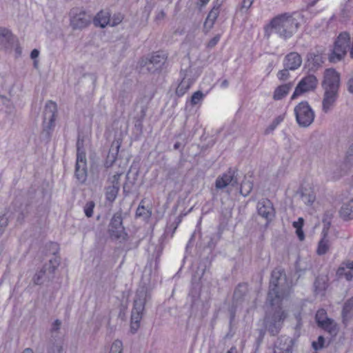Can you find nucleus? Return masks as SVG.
I'll return each mask as SVG.
<instances>
[{
	"label": "nucleus",
	"instance_id": "obj_1",
	"mask_svg": "<svg viewBox=\"0 0 353 353\" xmlns=\"http://www.w3.org/2000/svg\"><path fill=\"white\" fill-rule=\"evenodd\" d=\"M289 294L290 288L286 284V278L283 271L280 269H274L271 274L268 301L272 306L277 305L279 310L274 312L272 316H266L265 319V327L272 335L279 333L281 323L287 316V314L281 310L279 305L283 298Z\"/></svg>",
	"mask_w": 353,
	"mask_h": 353
},
{
	"label": "nucleus",
	"instance_id": "obj_2",
	"mask_svg": "<svg viewBox=\"0 0 353 353\" xmlns=\"http://www.w3.org/2000/svg\"><path fill=\"white\" fill-rule=\"evenodd\" d=\"M307 21L304 11L285 12L272 19L270 27L272 32L280 38L287 40L291 38L299 30L302 23Z\"/></svg>",
	"mask_w": 353,
	"mask_h": 353
},
{
	"label": "nucleus",
	"instance_id": "obj_3",
	"mask_svg": "<svg viewBox=\"0 0 353 353\" xmlns=\"http://www.w3.org/2000/svg\"><path fill=\"white\" fill-rule=\"evenodd\" d=\"M150 298V294L148 288L145 285H140L136 292L131 314L130 330L132 333H135L140 327L145 305Z\"/></svg>",
	"mask_w": 353,
	"mask_h": 353
},
{
	"label": "nucleus",
	"instance_id": "obj_4",
	"mask_svg": "<svg viewBox=\"0 0 353 353\" xmlns=\"http://www.w3.org/2000/svg\"><path fill=\"white\" fill-rule=\"evenodd\" d=\"M296 121L300 127L307 128L314 121L315 114L307 101H301L294 107Z\"/></svg>",
	"mask_w": 353,
	"mask_h": 353
},
{
	"label": "nucleus",
	"instance_id": "obj_5",
	"mask_svg": "<svg viewBox=\"0 0 353 353\" xmlns=\"http://www.w3.org/2000/svg\"><path fill=\"white\" fill-rule=\"evenodd\" d=\"M77 159L75 165V176L81 183L87 179V159L83 150V140L78 138L77 142Z\"/></svg>",
	"mask_w": 353,
	"mask_h": 353
},
{
	"label": "nucleus",
	"instance_id": "obj_6",
	"mask_svg": "<svg viewBox=\"0 0 353 353\" xmlns=\"http://www.w3.org/2000/svg\"><path fill=\"white\" fill-rule=\"evenodd\" d=\"M350 37L347 32L341 33L335 41L332 53L330 57L332 62L340 61L346 54L350 48Z\"/></svg>",
	"mask_w": 353,
	"mask_h": 353
},
{
	"label": "nucleus",
	"instance_id": "obj_7",
	"mask_svg": "<svg viewBox=\"0 0 353 353\" xmlns=\"http://www.w3.org/2000/svg\"><path fill=\"white\" fill-rule=\"evenodd\" d=\"M70 25L73 30H82L86 28L92 20V17L85 11L73 8L70 12Z\"/></svg>",
	"mask_w": 353,
	"mask_h": 353
},
{
	"label": "nucleus",
	"instance_id": "obj_8",
	"mask_svg": "<svg viewBox=\"0 0 353 353\" xmlns=\"http://www.w3.org/2000/svg\"><path fill=\"white\" fill-rule=\"evenodd\" d=\"M315 320L319 327L332 336L336 335L338 332L337 325L334 320L327 317V312L324 309H320L316 312Z\"/></svg>",
	"mask_w": 353,
	"mask_h": 353
},
{
	"label": "nucleus",
	"instance_id": "obj_9",
	"mask_svg": "<svg viewBox=\"0 0 353 353\" xmlns=\"http://www.w3.org/2000/svg\"><path fill=\"white\" fill-rule=\"evenodd\" d=\"M317 79L313 74H308L301 79L295 88L291 99L293 100L298 96L307 92L313 91L317 85Z\"/></svg>",
	"mask_w": 353,
	"mask_h": 353
},
{
	"label": "nucleus",
	"instance_id": "obj_10",
	"mask_svg": "<svg viewBox=\"0 0 353 353\" xmlns=\"http://www.w3.org/2000/svg\"><path fill=\"white\" fill-rule=\"evenodd\" d=\"M58 263L56 260L54 261L50 259L48 263H46L43 268L37 272L32 279L35 285H41L45 281L52 279V274L57 268Z\"/></svg>",
	"mask_w": 353,
	"mask_h": 353
},
{
	"label": "nucleus",
	"instance_id": "obj_11",
	"mask_svg": "<svg viewBox=\"0 0 353 353\" xmlns=\"http://www.w3.org/2000/svg\"><path fill=\"white\" fill-rule=\"evenodd\" d=\"M182 79L176 89V94L182 97L190 89L196 81V77L192 74V70L188 68L181 71Z\"/></svg>",
	"mask_w": 353,
	"mask_h": 353
},
{
	"label": "nucleus",
	"instance_id": "obj_12",
	"mask_svg": "<svg viewBox=\"0 0 353 353\" xmlns=\"http://www.w3.org/2000/svg\"><path fill=\"white\" fill-rule=\"evenodd\" d=\"M57 110L56 103L52 101L46 103L43 111V128L45 130H50L54 126Z\"/></svg>",
	"mask_w": 353,
	"mask_h": 353
},
{
	"label": "nucleus",
	"instance_id": "obj_13",
	"mask_svg": "<svg viewBox=\"0 0 353 353\" xmlns=\"http://www.w3.org/2000/svg\"><path fill=\"white\" fill-rule=\"evenodd\" d=\"M340 85V75L332 68L325 70L324 79L322 83L323 89L339 90Z\"/></svg>",
	"mask_w": 353,
	"mask_h": 353
},
{
	"label": "nucleus",
	"instance_id": "obj_14",
	"mask_svg": "<svg viewBox=\"0 0 353 353\" xmlns=\"http://www.w3.org/2000/svg\"><path fill=\"white\" fill-rule=\"evenodd\" d=\"M238 183L236 172L232 169H229L225 173L217 177L215 182L216 189L222 190L231 185L234 186Z\"/></svg>",
	"mask_w": 353,
	"mask_h": 353
},
{
	"label": "nucleus",
	"instance_id": "obj_15",
	"mask_svg": "<svg viewBox=\"0 0 353 353\" xmlns=\"http://www.w3.org/2000/svg\"><path fill=\"white\" fill-rule=\"evenodd\" d=\"M17 38L6 28H0V48L6 51L12 50Z\"/></svg>",
	"mask_w": 353,
	"mask_h": 353
},
{
	"label": "nucleus",
	"instance_id": "obj_16",
	"mask_svg": "<svg viewBox=\"0 0 353 353\" xmlns=\"http://www.w3.org/2000/svg\"><path fill=\"white\" fill-rule=\"evenodd\" d=\"M324 94L322 101V110L324 113H328L334 106L338 98L339 90L323 89Z\"/></svg>",
	"mask_w": 353,
	"mask_h": 353
},
{
	"label": "nucleus",
	"instance_id": "obj_17",
	"mask_svg": "<svg viewBox=\"0 0 353 353\" xmlns=\"http://www.w3.org/2000/svg\"><path fill=\"white\" fill-rule=\"evenodd\" d=\"M293 345V341L290 337L282 336L275 342L274 353H292Z\"/></svg>",
	"mask_w": 353,
	"mask_h": 353
},
{
	"label": "nucleus",
	"instance_id": "obj_18",
	"mask_svg": "<svg viewBox=\"0 0 353 353\" xmlns=\"http://www.w3.org/2000/svg\"><path fill=\"white\" fill-rule=\"evenodd\" d=\"M258 213L266 219H271L274 216V210L272 202L269 199H262L257 204Z\"/></svg>",
	"mask_w": 353,
	"mask_h": 353
},
{
	"label": "nucleus",
	"instance_id": "obj_19",
	"mask_svg": "<svg viewBox=\"0 0 353 353\" xmlns=\"http://www.w3.org/2000/svg\"><path fill=\"white\" fill-rule=\"evenodd\" d=\"M302 63V59L299 54L295 52L288 54L283 61L284 67L290 70L298 69Z\"/></svg>",
	"mask_w": 353,
	"mask_h": 353
},
{
	"label": "nucleus",
	"instance_id": "obj_20",
	"mask_svg": "<svg viewBox=\"0 0 353 353\" xmlns=\"http://www.w3.org/2000/svg\"><path fill=\"white\" fill-rule=\"evenodd\" d=\"M166 57L163 52H157L152 55L148 63V70L154 72L159 70L164 64Z\"/></svg>",
	"mask_w": 353,
	"mask_h": 353
},
{
	"label": "nucleus",
	"instance_id": "obj_21",
	"mask_svg": "<svg viewBox=\"0 0 353 353\" xmlns=\"http://www.w3.org/2000/svg\"><path fill=\"white\" fill-rule=\"evenodd\" d=\"M120 146L121 143L119 141L112 143L105 163V167L110 168L113 165L117 159Z\"/></svg>",
	"mask_w": 353,
	"mask_h": 353
},
{
	"label": "nucleus",
	"instance_id": "obj_22",
	"mask_svg": "<svg viewBox=\"0 0 353 353\" xmlns=\"http://www.w3.org/2000/svg\"><path fill=\"white\" fill-rule=\"evenodd\" d=\"M339 214L344 220L353 219V198L342 205Z\"/></svg>",
	"mask_w": 353,
	"mask_h": 353
},
{
	"label": "nucleus",
	"instance_id": "obj_23",
	"mask_svg": "<svg viewBox=\"0 0 353 353\" xmlns=\"http://www.w3.org/2000/svg\"><path fill=\"white\" fill-rule=\"evenodd\" d=\"M94 24L96 26L104 28L110 23V14L108 11H101L95 16L93 19Z\"/></svg>",
	"mask_w": 353,
	"mask_h": 353
},
{
	"label": "nucleus",
	"instance_id": "obj_24",
	"mask_svg": "<svg viewBox=\"0 0 353 353\" xmlns=\"http://www.w3.org/2000/svg\"><path fill=\"white\" fill-rule=\"evenodd\" d=\"M219 14V8L214 7L208 14V17L204 22V28L207 31L210 30L214 26L218 16Z\"/></svg>",
	"mask_w": 353,
	"mask_h": 353
},
{
	"label": "nucleus",
	"instance_id": "obj_25",
	"mask_svg": "<svg viewBox=\"0 0 353 353\" xmlns=\"http://www.w3.org/2000/svg\"><path fill=\"white\" fill-rule=\"evenodd\" d=\"M291 88V83L283 84L278 86L274 91L273 99L276 101L282 99L288 95Z\"/></svg>",
	"mask_w": 353,
	"mask_h": 353
},
{
	"label": "nucleus",
	"instance_id": "obj_26",
	"mask_svg": "<svg viewBox=\"0 0 353 353\" xmlns=\"http://www.w3.org/2000/svg\"><path fill=\"white\" fill-rule=\"evenodd\" d=\"M353 316V297L347 299L342 310V317L343 322L349 321Z\"/></svg>",
	"mask_w": 353,
	"mask_h": 353
},
{
	"label": "nucleus",
	"instance_id": "obj_27",
	"mask_svg": "<svg viewBox=\"0 0 353 353\" xmlns=\"http://www.w3.org/2000/svg\"><path fill=\"white\" fill-rule=\"evenodd\" d=\"M124 228L122 226V221L120 217L114 216L111 220L110 224V231L112 232V234L116 236V237H120V232L123 231Z\"/></svg>",
	"mask_w": 353,
	"mask_h": 353
},
{
	"label": "nucleus",
	"instance_id": "obj_28",
	"mask_svg": "<svg viewBox=\"0 0 353 353\" xmlns=\"http://www.w3.org/2000/svg\"><path fill=\"white\" fill-rule=\"evenodd\" d=\"M314 287L316 294H323L327 288V277L326 276H317L315 279Z\"/></svg>",
	"mask_w": 353,
	"mask_h": 353
},
{
	"label": "nucleus",
	"instance_id": "obj_29",
	"mask_svg": "<svg viewBox=\"0 0 353 353\" xmlns=\"http://www.w3.org/2000/svg\"><path fill=\"white\" fill-rule=\"evenodd\" d=\"M64 343L62 339L51 342L47 347V353H65Z\"/></svg>",
	"mask_w": 353,
	"mask_h": 353
},
{
	"label": "nucleus",
	"instance_id": "obj_30",
	"mask_svg": "<svg viewBox=\"0 0 353 353\" xmlns=\"http://www.w3.org/2000/svg\"><path fill=\"white\" fill-rule=\"evenodd\" d=\"M307 58L314 66H319L323 62L322 55L318 51L309 52Z\"/></svg>",
	"mask_w": 353,
	"mask_h": 353
},
{
	"label": "nucleus",
	"instance_id": "obj_31",
	"mask_svg": "<svg viewBox=\"0 0 353 353\" xmlns=\"http://www.w3.org/2000/svg\"><path fill=\"white\" fill-rule=\"evenodd\" d=\"M143 203L144 201L141 200L136 210V216L143 218L145 220L151 216L152 212L144 206Z\"/></svg>",
	"mask_w": 353,
	"mask_h": 353
},
{
	"label": "nucleus",
	"instance_id": "obj_32",
	"mask_svg": "<svg viewBox=\"0 0 353 353\" xmlns=\"http://www.w3.org/2000/svg\"><path fill=\"white\" fill-rule=\"evenodd\" d=\"M120 186L108 185L106 188L105 199L110 203H112L117 198Z\"/></svg>",
	"mask_w": 353,
	"mask_h": 353
},
{
	"label": "nucleus",
	"instance_id": "obj_33",
	"mask_svg": "<svg viewBox=\"0 0 353 353\" xmlns=\"http://www.w3.org/2000/svg\"><path fill=\"white\" fill-rule=\"evenodd\" d=\"M12 104L11 101L6 97L0 96V111H4L7 113L11 112Z\"/></svg>",
	"mask_w": 353,
	"mask_h": 353
},
{
	"label": "nucleus",
	"instance_id": "obj_34",
	"mask_svg": "<svg viewBox=\"0 0 353 353\" xmlns=\"http://www.w3.org/2000/svg\"><path fill=\"white\" fill-rule=\"evenodd\" d=\"M330 241L325 236L319 242L316 252L319 255L325 254L329 250Z\"/></svg>",
	"mask_w": 353,
	"mask_h": 353
},
{
	"label": "nucleus",
	"instance_id": "obj_35",
	"mask_svg": "<svg viewBox=\"0 0 353 353\" xmlns=\"http://www.w3.org/2000/svg\"><path fill=\"white\" fill-rule=\"evenodd\" d=\"M253 188L252 183L250 181H244L240 188V193L243 196H247Z\"/></svg>",
	"mask_w": 353,
	"mask_h": 353
},
{
	"label": "nucleus",
	"instance_id": "obj_36",
	"mask_svg": "<svg viewBox=\"0 0 353 353\" xmlns=\"http://www.w3.org/2000/svg\"><path fill=\"white\" fill-rule=\"evenodd\" d=\"M315 199H316V196L313 194V192H303L301 193V199H302L303 202L307 205H312L314 202Z\"/></svg>",
	"mask_w": 353,
	"mask_h": 353
},
{
	"label": "nucleus",
	"instance_id": "obj_37",
	"mask_svg": "<svg viewBox=\"0 0 353 353\" xmlns=\"http://www.w3.org/2000/svg\"><path fill=\"white\" fill-rule=\"evenodd\" d=\"M247 290V287L244 284H239L235 289L234 292V300L238 301L244 294Z\"/></svg>",
	"mask_w": 353,
	"mask_h": 353
},
{
	"label": "nucleus",
	"instance_id": "obj_38",
	"mask_svg": "<svg viewBox=\"0 0 353 353\" xmlns=\"http://www.w3.org/2000/svg\"><path fill=\"white\" fill-rule=\"evenodd\" d=\"M123 343L120 340H115L110 347V353H122Z\"/></svg>",
	"mask_w": 353,
	"mask_h": 353
},
{
	"label": "nucleus",
	"instance_id": "obj_39",
	"mask_svg": "<svg viewBox=\"0 0 353 353\" xmlns=\"http://www.w3.org/2000/svg\"><path fill=\"white\" fill-rule=\"evenodd\" d=\"M205 95L201 91L195 92L190 99V103L192 105L199 103L204 98Z\"/></svg>",
	"mask_w": 353,
	"mask_h": 353
},
{
	"label": "nucleus",
	"instance_id": "obj_40",
	"mask_svg": "<svg viewBox=\"0 0 353 353\" xmlns=\"http://www.w3.org/2000/svg\"><path fill=\"white\" fill-rule=\"evenodd\" d=\"M123 174V172H117L108 178V182L110 183L111 186H120L119 179L120 176Z\"/></svg>",
	"mask_w": 353,
	"mask_h": 353
},
{
	"label": "nucleus",
	"instance_id": "obj_41",
	"mask_svg": "<svg viewBox=\"0 0 353 353\" xmlns=\"http://www.w3.org/2000/svg\"><path fill=\"white\" fill-rule=\"evenodd\" d=\"M95 204L93 201H88L84 206V213L86 216L91 217L93 214V210Z\"/></svg>",
	"mask_w": 353,
	"mask_h": 353
},
{
	"label": "nucleus",
	"instance_id": "obj_42",
	"mask_svg": "<svg viewBox=\"0 0 353 353\" xmlns=\"http://www.w3.org/2000/svg\"><path fill=\"white\" fill-rule=\"evenodd\" d=\"M123 19V16L120 14H115L113 15L112 18H110V23L111 26H115L119 24Z\"/></svg>",
	"mask_w": 353,
	"mask_h": 353
},
{
	"label": "nucleus",
	"instance_id": "obj_43",
	"mask_svg": "<svg viewBox=\"0 0 353 353\" xmlns=\"http://www.w3.org/2000/svg\"><path fill=\"white\" fill-rule=\"evenodd\" d=\"M8 217L5 214L0 215V236L5 231V229L8 225Z\"/></svg>",
	"mask_w": 353,
	"mask_h": 353
},
{
	"label": "nucleus",
	"instance_id": "obj_44",
	"mask_svg": "<svg viewBox=\"0 0 353 353\" xmlns=\"http://www.w3.org/2000/svg\"><path fill=\"white\" fill-rule=\"evenodd\" d=\"M345 163L353 164V143L350 146L345 157Z\"/></svg>",
	"mask_w": 353,
	"mask_h": 353
},
{
	"label": "nucleus",
	"instance_id": "obj_45",
	"mask_svg": "<svg viewBox=\"0 0 353 353\" xmlns=\"http://www.w3.org/2000/svg\"><path fill=\"white\" fill-rule=\"evenodd\" d=\"M289 70H290V68L285 67V68L283 70L279 71L277 73L278 79L279 80H282V81L286 80L289 77V75H290V73L288 72Z\"/></svg>",
	"mask_w": 353,
	"mask_h": 353
},
{
	"label": "nucleus",
	"instance_id": "obj_46",
	"mask_svg": "<svg viewBox=\"0 0 353 353\" xmlns=\"http://www.w3.org/2000/svg\"><path fill=\"white\" fill-rule=\"evenodd\" d=\"M325 340L322 336H319L317 341L312 342V347L315 350H319L323 347Z\"/></svg>",
	"mask_w": 353,
	"mask_h": 353
},
{
	"label": "nucleus",
	"instance_id": "obj_47",
	"mask_svg": "<svg viewBox=\"0 0 353 353\" xmlns=\"http://www.w3.org/2000/svg\"><path fill=\"white\" fill-rule=\"evenodd\" d=\"M221 39V34H218L211 39L207 44L208 48H214L219 41Z\"/></svg>",
	"mask_w": 353,
	"mask_h": 353
},
{
	"label": "nucleus",
	"instance_id": "obj_48",
	"mask_svg": "<svg viewBox=\"0 0 353 353\" xmlns=\"http://www.w3.org/2000/svg\"><path fill=\"white\" fill-rule=\"evenodd\" d=\"M285 114L286 113L285 112H283L279 115H278L277 117H276L274 118V119L272 121V122L276 125L278 126L279 125H280L285 119Z\"/></svg>",
	"mask_w": 353,
	"mask_h": 353
},
{
	"label": "nucleus",
	"instance_id": "obj_49",
	"mask_svg": "<svg viewBox=\"0 0 353 353\" xmlns=\"http://www.w3.org/2000/svg\"><path fill=\"white\" fill-rule=\"evenodd\" d=\"M253 1H254V0H243L242 4L241 6V10L246 11L248 9H249L252 6Z\"/></svg>",
	"mask_w": 353,
	"mask_h": 353
},
{
	"label": "nucleus",
	"instance_id": "obj_50",
	"mask_svg": "<svg viewBox=\"0 0 353 353\" xmlns=\"http://www.w3.org/2000/svg\"><path fill=\"white\" fill-rule=\"evenodd\" d=\"M61 321L59 319L55 320L52 325L51 332H54L59 331L61 327Z\"/></svg>",
	"mask_w": 353,
	"mask_h": 353
},
{
	"label": "nucleus",
	"instance_id": "obj_51",
	"mask_svg": "<svg viewBox=\"0 0 353 353\" xmlns=\"http://www.w3.org/2000/svg\"><path fill=\"white\" fill-rule=\"evenodd\" d=\"M347 271V270L345 269V267L341 265V266L337 270L336 274L339 277H343Z\"/></svg>",
	"mask_w": 353,
	"mask_h": 353
},
{
	"label": "nucleus",
	"instance_id": "obj_52",
	"mask_svg": "<svg viewBox=\"0 0 353 353\" xmlns=\"http://www.w3.org/2000/svg\"><path fill=\"white\" fill-rule=\"evenodd\" d=\"M303 225V219L301 217L299 218L297 221H294L293 223V226L294 228H296V230L302 228Z\"/></svg>",
	"mask_w": 353,
	"mask_h": 353
},
{
	"label": "nucleus",
	"instance_id": "obj_53",
	"mask_svg": "<svg viewBox=\"0 0 353 353\" xmlns=\"http://www.w3.org/2000/svg\"><path fill=\"white\" fill-rule=\"evenodd\" d=\"M347 88L350 93L353 94V77L347 81Z\"/></svg>",
	"mask_w": 353,
	"mask_h": 353
},
{
	"label": "nucleus",
	"instance_id": "obj_54",
	"mask_svg": "<svg viewBox=\"0 0 353 353\" xmlns=\"http://www.w3.org/2000/svg\"><path fill=\"white\" fill-rule=\"evenodd\" d=\"M277 128V126L273 123L272 122L269 125L268 127L265 129V133L266 134H270L271 132H272L276 128Z\"/></svg>",
	"mask_w": 353,
	"mask_h": 353
},
{
	"label": "nucleus",
	"instance_id": "obj_55",
	"mask_svg": "<svg viewBox=\"0 0 353 353\" xmlns=\"http://www.w3.org/2000/svg\"><path fill=\"white\" fill-rule=\"evenodd\" d=\"M341 265H344L347 270H353V261H345Z\"/></svg>",
	"mask_w": 353,
	"mask_h": 353
},
{
	"label": "nucleus",
	"instance_id": "obj_56",
	"mask_svg": "<svg viewBox=\"0 0 353 353\" xmlns=\"http://www.w3.org/2000/svg\"><path fill=\"white\" fill-rule=\"evenodd\" d=\"M343 277L348 281L353 279V270H347Z\"/></svg>",
	"mask_w": 353,
	"mask_h": 353
},
{
	"label": "nucleus",
	"instance_id": "obj_57",
	"mask_svg": "<svg viewBox=\"0 0 353 353\" xmlns=\"http://www.w3.org/2000/svg\"><path fill=\"white\" fill-rule=\"evenodd\" d=\"M296 233L300 241H303L304 239L305 235L302 228L296 229Z\"/></svg>",
	"mask_w": 353,
	"mask_h": 353
},
{
	"label": "nucleus",
	"instance_id": "obj_58",
	"mask_svg": "<svg viewBox=\"0 0 353 353\" xmlns=\"http://www.w3.org/2000/svg\"><path fill=\"white\" fill-rule=\"evenodd\" d=\"M39 55V51L37 49H34L30 53L31 59L35 60Z\"/></svg>",
	"mask_w": 353,
	"mask_h": 353
},
{
	"label": "nucleus",
	"instance_id": "obj_59",
	"mask_svg": "<svg viewBox=\"0 0 353 353\" xmlns=\"http://www.w3.org/2000/svg\"><path fill=\"white\" fill-rule=\"evenodd\" d=\"M12 49H14L17 55L19 56L21 54V48L19 46L17 39L15 40V44Z\"/></svg>",
	"mask_w": 353,
	"mask_h": 353
},
{
	"label": "nucleus",
	"instance_id": "obj_60",
	"mask_svg": "<svg viewBox=\"0 0 353 353\" xmlns=\"http://www.w3.org/2000/svg\"><path fill=\"white\" fill-rule=\"evenodd\" d=\"M229 85L228 81L225 79L221 83V87L222 88H226Z\"/></svg>",
	"mask_w": 353,
	"mask_h": 353
},
{
	"label": "nucleus",
	"instance_id": "obj_61",
	"mask_svg": "<svg viewBox=\"0 0 353 353\" xmlns=\"http://www.w3.org/2000/svg\"><path fill=\"white\" fill-rule=\"evenodd\" d=\"M197 4H199L201 6L206 5L210 0H198Z\"/></svg>",
	"mask_w": 353,
	"mask_h": 353
},
{
	"label": "nucleus",
	"instance_id": "obj_62",
	"mask_svg": "<svg viewBox=\"0 0 353 353\" xmlns=\"http://www.w3.org/2000/svg\"><path fill=\"white\" fill-rule=\"evenodd\" d=\"M319 0H310L308 6L310 7L314 6Z\"/></svg>",
	"mask_w": 353,
	"mask_h": 353
},
{
	"label": "nucleus",
	"instance_id": "obj_63",
	"mask_svg": "<svg viewBox=\"0 0 353 353\" xmlns=\"http://www.w3.org/2000/svg\"><path fill=\"white\" fill-rule=\"evenodd\" d=\"M227 353H237L236 352V349L235 347H232L228 351Z\"/></svg>",
	"mask_w": 353,
	"mask_h": 353
},
{
	"label": "nucleus",
	"instance_id": "obj_64",
	"mask_svg": "<svg viewBox=\"0 0 353 353\" xmlns=\"http://www.w3.org/2000/svg\"><path fill=\"white\" fill-rule=\"evenodd\" d=\"M22 353H33V350L31 348H26Z\"/></svg>",
	"mask_w": 353,
	"mask_h": 353
}]
</instances>
